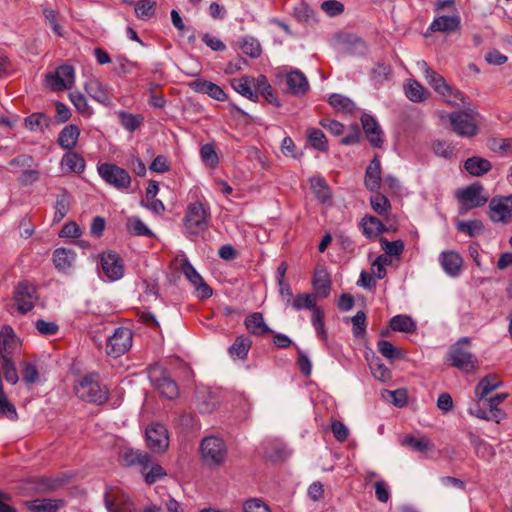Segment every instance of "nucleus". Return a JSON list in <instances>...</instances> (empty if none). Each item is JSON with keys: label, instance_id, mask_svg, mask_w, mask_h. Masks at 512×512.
<instances>
[{"label": "nucleus", "instance_id": "obj_23", "mask_svg": "<svg viewBox=\"0 0 512 512\" xmlns=\"http://www.w3.org/2000/svg\"><path fill=\"white\" fill-rule=\"evenodd\" d=\"M365 186L370 191H377L381 184V163L376 156L368 165L365 172Z\"/></svg>", "mask_w": 512, "mask_h": 512}, {"label": "nucleus", "instance_id": "obj_36", "mask_svg": "<svg viewBox=\"0 0 512 512\" xmlns=\"http://www.w3.org/2000/svg\"><path fill=\"white\" fill-rule=\"evenodd\" d=\"M360 226L362 227L363 234L367 238L377 237L385 231L384 224L374 216H366L362 218Z\"/></svg>", "mask_w": 512, "mask_h": 512}, {"label": "nucleus", "instance_id": "obj_7", "mask_svg": "<svg viewBox=\"0 0 512 512\" xmlns=\"http://www.w3.org/2000/svg\"><path fill=\"white\" fill-rule=\"evenodd\" d=\"M181 270L185 278L194 288V293L199 299H208L212 296V288L204 281L185 255H182Z\"/></svg>", "mask_w": 512, "mask_h": 512}, {"label": "nucleus", "instance_id": "obj_1", "mask_svg": "<svg viewBox=\"0 0 512 512\" xmlns=\"http://www.w3.org/2000/svg\"><path fill=\"white\" fill-rule=\"evenodd\" d=\"M124 466L138 467L147 484H153L160 477V465L153 461L151 455L141 450L124 448L119 454Z\"/></svg>", "mask_w": 512, "mask_h": 512}, {"label": "nucleus", "instance_id": "obj_44", "mask_svg": "<svg viewBox=\"0 0 512 512\" xmlns=\"http://www.w3.org/2000/svg\"><path fill=\"white\" fill-rule=\"evenodd\" d=\"M231 85L236 92L250 100L255 101L258 98L257 93L252 90L250 79L247 77L234 79Z\"/></svg>", "mask_w": 512, "mask_h": 512}, {"label": "nucleus", "instance_id": "obj_62", "mask_svg": "<svg viewBox=\"0 0 512 512\" xmlns=\"http://www.w3.org/2000/svg\"><path fill=\"white\" fill-rule=\"evenodd\" d=\"M22 378L26 383H36L39 379L36 366L30 362H24L22 364Z\"/></svg>", "mask_w": 512, "mask_h": 512}, {"label": "nucleus", "instance_id": "obj_38", "mask_svg": "<svg viewBox=\"0 0 512 512\" xmlns=\"http://www.w3.org/2000/svg\"><path fill=\"white\" fill-rule=\"evenodd\" d=\"M288 307L293 308L296 311L301 310H309L313 313L314 310H317L316 301L313 295L311 294H298L294 296L291 301L288 303Z\"/></svg>", "mask_w": 512, "mask_h": 512}, {"label": "nucleus", "instance_id": "obj_28", "mask_svg": "<svg viewBox=\"0 0 512 512\" xmlns=\"http://www.w3.org/2000/svg\"><path fill=\"white\" fill-rule=\"evenodd\" d=\"M312 285L317 295L326 298L331 289L329 273L325 269L317 270L314 274Z\"/></svg>", "mask_w": 512, "mask_h": 512}, {"label": "nucleus", "instance_id": "obj_55", "mask_svg": "<svg viewBox=\"0 0 512 512\" xmlns=\"http://www.w3.org/2000/svg\"><path fill=\"white\" fill-rule=\"evenodd\" d=\"M126 226L129 232L137 236H149L152 234L150 229L143 223V221L135 216L128 218Z\"/></svg>", "mask_w": 512, "mask_h": 512}, {"label": "nucleus", "instance_id": "obj_30", "mask_svg": "<svg viewBox=\"0 0 512 512\" xmlns=\"http://www.w3.org/2000/svg\"><path fill=\"white\" fill-rule=\"evenodd\" d=\"M502 385V381H500L496 375H487L477 384L475 395L479 400H483L489 393Z\"/></svg>", "mask_w": 512, "mask_h": 512}, {"label": "nucleus", "instance_id": "obj_37", "mask_svg": "<svg viewBox=\"0 0 512 512\" xmlns=\"http://www.w3.org/2000/svg\"><path fill=\"white\" fill-rule=\"evenodd\" d=\"M402 445H405L417 452H426L434 448V444L431 439L427 436L415 437L413 435H407L402 440Z\"/></svg>", "mask_w": 512, "mask_h": 512}, {"label": "nucleus", "instance_id": "obj_29", "mask_svg": "<svg viewBox=\"0 0 512 512\" xmlns=\"http://www.w3.org/2000/svg\"><path fill=\"white\" fill-rule=\"evenodd\" d=\"M85 90L88 95L97 102L108 105L110 98L103 84L98 79H90L85 84Z\"/></svg>", "mask_w": 512, "mask_h": 512}, {"label": "nucleus", "instance_id": "obj_27", "mask_svg": "<svg viewBox=\"0 0 512 512\" xmlns=\"http://www.w3.org/2000/svg\"><path fill=\"white\" fill-rule=\"evenodd\" d=\"M80 130L76 125L65 126L58 137V143L63 149L72 150L78 141Z\"/></svg>", "mask_w": 512, "mask_h": 512}, {"label": "nucleus", "instance_id": "obj_33", "mask_svg": "<svg viewBox=\"0 0 512 512\" xmlns=\"http://www.w3.org/2000/svg\"><path fill=\"white\" fill-rule=\"evenodd\" d=\"M390 327L393 331L414 333L417 330V323L411 316L399 314L390 319Z\"/></svg>", "mask_w": 512, "mask_h": 512}, {"label": "nucleus", "instance_id": "obj_58", "mask_svg": "<svg viewBox=\"0 0 512 512\" xmlns=\"http://www.w3.org/2000/svg\"><path fill=\"white\" fill-rule=\"evenodd\" d=\"M381 247L388 256H400L404 250V242L402 240L388 241L385 238L380 240Z\"/></svg>", "mask_w": 512, "mask_h": 512}, {"label": "nucleus", "instance_id": "obj_64", "mask_svg": "<svg viewBox=\"0 0 512 512\" xmlns=\"http://www.w3.org/2000/svg\"><path fill=\"white\" fill-rule=\"evenodd\" d=\"M244 512H270L269 507L258 498H253L247 500L243 504Z\"/></svg>", "mask_w": 512, "mask_h": 512}, {"label": "nucleus", "instance_id": "obj_14", "mask_svg": "<svg viewBox=\"0 0 512 512\" xmlns=\"http://www.w3.org/2000/svg\"><path fill=\"white\" fill-rule=\"evenodd\" d=\"M36 290L32 284L21 282L16 288L14 300L18 311L27 313L34 307L36 301Z\"/></svg>", "mask_w": 512, "mask_h": 512}, {"label": "nucleus", "instance_id": "obj_48", "mask_svg": "<svg viewBox=\"0 0 512 512\" xmlns=\"http://www.w3.org/2000/svg\"><path fill=\"white\" fill-rule=\"evenodd\" d=\"M310 184L314 194L320 201L325 202L330 198L329 188L323 178L313 177L310 179Z\"/></svg>", "mask_w": 512, "mask_h": 512}, {"label": "nucleus", "instance_id": "obj_61", "mask_svg": "<svg viewBox=\"0 0 512 512\" xmlns=\"http://www.w3.org/2000/svg\"><path fill=\"white\" fill-rule=\"evenodd\" d=\"M297 20L301 22H313L316 20L314 11L305 3H301L294 9Z\"/></svg>", "mask_w": 512, "mask_h": 512}, {"label": "nucleus", "instance_id": "obj_18", "mask_svg": "<svg viewBox=\"0 0 512 512\" xmlns=\"http://www.w3.org/2000/svg\"><path fill=\"white\" fill-rule=\"evenodd\" d=\"M287 91L295 96H303L309 90V83L304 75L298 69H293L286 74Z\"/></svg>", "mask_w": 512, "mask_h": 512}, {"label": "nucleus", "instance_id": "obj_20", "mask_svg": "<svg viewBox=\"0 0 512 512\" xmlns=\"http://www.w3.org/2000/svg\"><path fill=\"white\" fill-rule=\"evenodd\" d=\"M461 18L459 15H441L436 17L429 26L431 32H454L460 28Z\"/></svg>", "mask_w": 512, "mask_h": 512}, {"label": "nucleus", "instance_id": "obj_31", "mask_svg": "<svg viewBox=\"0 0 512 512\" xmlns=\"http://www.w3.org/2000/svg\"><path fill=\"white\" fill-rule=\"evenodd\" d=\"M464 167L469 174L479 177L489 172L492 165L487 159L473 156L465 161Z\"/></svg>", "mask_w": 512, "mask_h": 512}, {"label": "nucleus", "instance_id": "obj_47", "mask_svg": "<svg viewBox=\"0 0 512 512\" xmlns=\"http://www.w3.org/2000/svg\"><path fill=\"white\" fill-rule=\"evenodd\" d=\"M178 396L179 387L177 383L171 377L164 375L162 372V398L175 400Z\"/></svg>", "mask_w": 512, "mask_h": 512}, {"label": "nucleus", "instance_id": "obj_21", "mask_svg": "<svg viewBox=\"0 0 512 512\" xmlns=\"http://www.w3.org/2000/svg\"><path fill=\"white\" fill-rule=\"evenodd\" d=\"M512 210L500 199L494 197L489 202V217L493 222L508 223L511 218Z\"/></svg>", "mask_w": 512, "mask_h": 512}, {"label": "nucleus", "instance_id": "obj_60", "mask_svg": "<svg viewBox=\"0 0 512 512\" xmlns=\"http://www.w3.org/2000/svg\"><path fill=\"white\" fill-rule=\"evenodd\" d=\"M442 96L445 98L446 102L452 106H463L466 105V98L464 97L463 93L457 89H454L450 86V91L445 92L442 94Z\"/></svg>", "mask_w": 512, "mask_h": 512}, {"label": "nucleus", "instance_id": "obj_57", "mask_svg": "<svg viewBox=\"0 0 512 512\" xmlns=\"http://www.w3.org/2000/svg\"><path fill=\"white\" fill-rule=\"evenodd\" d=\"M200 155L202 161L209 167H215L219 162L217 153L212 144L208 143L203 145L200 149Z\"/></svg>", "mask_w": 512, "mask_h": 512}, {"label": "nucleus", "instance_id": "obj_52", "mask_svg": "<svg viewBox=\"0 0 512 512\" xmlns=\"http://www.w3.org/2000/svg\"><path fill=\"white\" fill-rule=\"evenodd\" d=\"M425 80L435 90V92H437L441 96L443 93L450 91V85L436 71H433L430 75H427V78Z\"/></svg>", "mask_w": 512, "mask_h": 512}, {"label": "nucleus", "instance_id": "obj_39", "mask_svg": "<svg viewBox=\"0 0 512 512\" xmlns=\"http://www.w3.org/2000/svg\"><path fill=\"white\" fill-rule=\"evenodd\" d=\"M405 94L410 101L415 103L423 102L428 96L426 89L416 80H409L407 82L405 85Z\"/></svg>", "mask_w": 512, "mask_h": 512}, {"label": "nucleus", "instance_id": "obj_16", "mask_svg": "<svg viewBox=\"0 0 512 512\" xmlns=\"http://www.w3.org/2000/svg\"><path fill=\"white\" fill-rule=\"evenodd\" d=\"M361 123L369 143L373 147L381 148L384 134L377 120L372 115L364 113L361 116Z\"/></svg>", "mask_w": 512, "mask_h": 512}, {"label": "nucleus", "instance_id": "obj_8", "mask_svg": "<svg viewBox=\"0 0 512 512\" xmlns=\"http://www.w3.org/2000/svg\"><path fill=\"white\" fill-rule=\"evenodd\" d=\"M98 173L107 184L118 190L127 189L131 184L129 173L115 164L103 163L99 165Z\"/></svg>", "mask_w": 512, "mask_h": 512}, {"label": "nucleus", "instance_id": "obj_26", "mask_svg": "<svg viewBox=\"0 0 512 512\" xmlns=\"http://www.w3.org/2000/svg\"><path fill=\"white\" fill-rule=\"evenodd\" d=\"M366 360L368 361L369 368L375 379L381 382H386L391 379V371L373 352H371V357L366 354Z\"/></svg>", "mask_w": 512, "mask_h": 512}, {"label": "nucleus", "instance_id": "obj_35", "mask_svg": "<svg viewBox=\"0 0 512 512\" xmlns=\"http://www.w3.org/2000/svg\"><path fill=\"white\" fill-rule=\"evenodd\" d=\"M246 329L254 335H264L271 332L270 328L265 324L263 315L255 312L245 319Z\"/></svg>", "mask_w": 512, "mask_h": 512}, {"label": "nucleus", "instance_id": "obj_4", "mask_svg": "<svg viewBox=\"0 0 512 512\" xmlns=\"http://www.w3.org/2000/svg\"><path fill=\"white\" fill-rule=\"evenodd\" d=\"M479 113L474 109H464L447 115L452 130L460 137L471 138L478 134Z\"/></svg>", "mask_w": 512, "mask_h": 512}, {"label": "nucleus", "instance_id": "obj_59", "mask_svg": "<svg viewBox=\"0 0 512 512\" xmlns=\"http://www.w3.org/2000/svg\"><path fill=\"white\" fill-rule=\"evenodd\" d=\"M372 209L379 215L385 214L390 209L389 200L382 194L376 193L370 199Z\"/></svg>", "mask_w": 512, "mask_h": 512}, {"label": "nucleus", "instance_id": "obj_46", "mask_svg": "<svg viewBox=\"0 0 512 512\" xmlns=\"http://www.w3.org/2000/svg\"><path fill=\"white\" fill-rule=\"evenodd\" d=\"M158 427V423H152L145 430L146 446L151 451H158L160 448V431L158 430Z\"/></svg>", "mask_w": 512, "mask_h": 512}, {"label": "nucleus", "instance_id": "obj_9", "mask_svg": "<svg viewBox=\"0 0 512 512\" xmlns=\"http://www.w3.org/2000/svg\"><path fill=\"white\" fill-rule=\"evenodd\" d=\"M200 452L203 460L210 466L220 465L226 456V446L218 437H206L203 439Z\"/></svg>", "mask_w": 512, "mask_h": 512}, {"label": "nucleus", "instance_id": "obj_15", "mask_svg": "<svg viewBox=\"0 0 512 512\" xmlns=\"http://www.w3.org/2000/svg\"><path fill=\"white\" fill-rule=\"evenodd\" d=\"M219 403L220 399L217 392L205 386L196 389L195 405L200 413L213 412Z\"/></svg>", "mask_w": 512, "mask_h": 512}, {"label": "nucleus", "instance_id": "obj_24", "mask_svg": "<svg viewBox=\"0 0 512 512\" xmlns=\"http://www.w3.org/2000/svg\"><path fill=\"white\" fill-rule=\"evenodd\" d=\"M25 506L31 512H56L63 506V500L36 499L25 502Z\"/></svg>", "mask_w": 512, "mask_h": 512}, {"label": "nucleus", "instance_id": "obj_22", "mask_svg": "<svg viewBox=\"0 0 512 512\" xmlns=\"http://www.w3.org/2000/svg\"><path fill=\"white\" fill-rule=\"evenodd\" d=\"M75 259L76 253L71 249L58 248L53 253V263L63 273H68L73 268Z\"/></svg>", "mask_w": 512, "mask_h": 512}, {"label": "nucleus", "instance_id": "obj_63", "mask_svg": "<svg viewBox=\"0 0 512 512\" xmlns=\"http://www.w3.org/2000/svg\"><path fill=\"white\" fill-rule=\"evenodd\" d=\"M321 9L330 17L341 14L344 10V6L337 0H327L322 2Z\"/></svg>", "mask_w": 512, "mask_h": 512}, {"label": "nucleus", "instance_id": "obj_32", "mask_svg": "<svg viewBox=\"0 0 512 512\" xmlns=\"http://www.w3.org/2000/svg\"><path fill=\"white\" fill-rule=\"evenodd\" d=\"M17 346L18 339L13 330L9 327H3L0 332V352L2 354V360H4V357H8Z\"/></svg>", "mask_w": 512, "mask_h": 512}, {"label": "nucleus", "instance_id": "obj_5", "mask_svg": "<svg viewBox=\"0 0 512 512\" xmlns=\"http://www.w3.org/2000/svg\"><path fill=\"white\" fill-rule=\"evenodd\" d=\"M471 339L469 337L460 338L449 349V362L452 366L464 371L471 372L478 367L477 358L469 351Z\"/></svg>", "mask_w": 512, "mask_h": 512}, {"label": "nucleus", "instance_id": "obj_53", "mask_svg": "<svg viewBox=\"0 0 512 512\" xmlns=\"http://www.w3.org/2000/svg\"><path fill=\"white\" fill-rule=\"evenodd\" d=\"M157 2L153 0H139L135 5V13L140 19L151 17L156 10Z\"/></svg>", "mask_w": 512, "mask_h": 512}, {"label": "nucleus", "instance_id": "obj_45", "mask_svg": "<svg viewBox=\"0 0 512 512\" xmlns=\"http://www.w3.org/2000/svg\"><path fill=\"white\" fill-rule=\"evenodd\" d=\"M256 88L260 91L262 96L270 103L277 107L280 106V102L273 92V88L268 83L267 78L264 75L258 76L256 80Z\"/></svg>", "mask_w": 512, "mask_h": 512}, {"label": "nucleus", "instance_id": "obj_10", "mask_svg": "<svg viewBox=\"0 0 512 512\" xmlns=\"http://www.w3.org/2000/svg\"><path fill=\"white\" fill-rule=\"evenodd\" d=\"M132 341V331L127 327H118L107 340L106 352L110 356L119 357L132 347Z\"/></svg>", "mask_w": 512, "mask_h": 512}, {"label": "nucleus", "instance_id": "obj_49", "mask_svg": "<svg viewBox=\"0 0 512 512\" xmlns=\"http://www.w3.org/2000/svg\"><path fill=\"white\" fill-rule=\"evenodd\" d=\"M377 349L381 353V355L387 358L388 360H395L402 357L401 350L387 340H379L377 342Z\"/></svg>", "mask_w": 512, "mask_h": 512}, {"label": "nucleus", "instance_id": "obj_17", "mask_svg": "<svg viewBox=\"0 0 512 512\" xmlns=\"http://www.w3.org/2000/svg\"><path fill=\"white\" fill-rule=\"evenodd\" d=\"M188 86L193 91L201 94H207L209 97L217 101H225L227 99V94L219 85L205 79L197 78L189 82Z\"/></svg>", "mask_w": 512, "mask_h": 512}, {"label": "nucleus", "instance_id": "obj_12", "mask_svg": "<svg viewBox=\"0 0 512 512\" xmlns=\"http://www.w3.org/2000/svg\"><path fill=\"white\" fill-rule=\"evenodd\" d=\"M75 81V71L70 65H62L54 73L46 76V82L53 90L61 91L72 87Z\"/></svg>", "mask_w": 512, "mask_h": 512}, {"label": "nucleus", "instance_id": "obj_43", "mask_svg": "<svg viewBox=\"0 0 512 512\" xmlns=\"http://www.w3.org/2000/svg\"><path fill=\"white\" fill-rule=\"evenodd\" d=\"M49 126V118L43 113H33L25 118V127L33 132L43 131Z\"/></svg>", "mask_w": 512, "mask_h": 512}, {"label": "nucleus", "instance_id": "obj_56", "mask_svg": "<svg viewBox=\"0 0 512 512\" xmlns=\"http://www.w3.org/2000/svg\"><path fill=\"white\" fill-rule=\"evenodd\" d=\"M308 138L313 146L318 151H326L327 150V140L325 134L316 128H312L308 132Z\"/></svg>", "mask_w": 512, "mask_h": 512}, {"label": "nucleus", "instance_id": "obj_54", "mask_svg": "<svg viewBox=\"0 0 512 512\" xmlns=\"http://www.w3.org/2000/svg\"><path fill=\"white\" fill-rule=\"evenodd\" d=\"M459 231L474 237L482 233L483 223L480 220L462 221L457 224Z\"/></svg>", "mask_w": 512, "mask_h": 512}, {"label": "nucleus", "instance_id": "obj_2", "mask_svg": "<svg viewBox=\"0 0 512 512\" xmlns=\"http://www.w3.org/2000/svg\"><path fill=\"white\" fill-rule=\"evenodd\" d=\"M211 221L210 207L206 202L189 203L183 219L184 230L188 235L198 236L205 232Z\"/></svg>", "mask_w": 512, "mask_h": 512}, {"label": "nucleus", "instance_id": "obj_3", "mask_svg": "<svg viewBox=\"0 0 512 512\" xmlns=\"http://www.w3.org/2000/svg\"><path fill=\"white\" fill-rule=\"evenodd\" d=\"M75 393L81 400L101 405L107 401L109 391L99 383L97 374L90 373L75 385Z\"/></svg>", "mask_w": 512, "mask_h": 512}, {"label": "nucleus", "instance_id": "obj_6", "mask_svg": "<svg viewBox=\"0 0 512 512\" xmlns=\"http://www.w3.org/2000/svg\"><path fill=\"white\" fill-rule=\"evenodd\" d=\"M456 197L461 204V210L468 211L473 208L485 205L489 196L484 193V187L475 182L457 191Z\"/></svg>", "mask_w": 512, "mask_h": 512}, {"label": "nucleus", "instance_id": "obj_41", "mask_svg": "<svg viewBox=\"0 0 512 512\" xmlns=\"http://www.w3.org/2000/svg\"><path fill=\"white\" fill-rule=\"evenodd\" d=\"M158 193V182L150 181L149 186L146 189L145 196L142 198L140 204L152 211L158 213V201L155 199Z\"/></svg>", "mask_w": 512, "mask_h": 512}, {"label": "nucleus", "instance_id": "obj_34", "mask_svg": "<svg viewBox=\"0 0 512 512\" xmlns=\"http://www.w3.org/2000/svg\"><path fill=\"white\" fill-rule=\"evenodd\" d=\"M470 442L472 446L474 447L475 454L486 461H489L493 458L495 455L494 448L488 444L484 439L480 438L479 436L469 433L468 434Z\"/></svg>", "mask_w": 512, "mask_h": 512}, {"label": "nucleus", "instance_id": "obj_40", "mask_svg": "<svg viewBox=\"0 0 512 512\" xmlns=\"http://www.w3.org/2000/svg\"><path fill=\"white\" fill-rule=\"evenodd\" d=\"M329 104L344 113L351 114L356 110L355 103L348 97L342 95V94H332L329 97Z\"/></svg>", "mask_w": 512, "mask_h": 512}, {"label": "nucleus", "instance_id": "obj_19", "mask_svg": "<svg viewBox=\"0 0 512 512\" xmlns=\"http://www.w3.org/2000/svg\"><path fill=\"white\" fill-rule=\"evenodd\" d=\"M440 264L445 273L451 277L459 275L463 259L459 253L455 251H443L439 256Z\"/></svg>", "mask_w": 512, "mask_h": 512}, {"label": "nucleus", "instance_id": "obj_50", "mask_svg": "<svg viewBox=\"0 0 512 512\" xmlns=\"http://www.w3.org/2000/svg\"><path fill=\"white\" fill-rule=\"evenodd\" d=\"M70 101L76 110L83 116L89 117L92 114V109L88 105L85 96L80 92H71L69 94Z\"/></svg>", "mask_w": 512, "mask_h": 512}, {"label": "nucleus", "instance_id": "obj_42", "mask_svg": "<svg viewBox=\"0 0 512 512\" xmlns=\"http://www.w3.org/2000/svg\"><path fill=\"white\" fill-rule=\"evenodd\" d=\"M61 164L63 168L75 173H80L85 168L84 159L73 152L66 153L62 158Z\"/></svg>", "mask_w": 512, "mask_h": 512}, {"label": "nucleus", "instance_id": "obj_13", "mask_svg": "<svg viewBox=\"0 0 512 512\" xmlns=\"http://www.w3.org/2000/svg\"><path fill=\"white\" fill-rule=\"evenodd\" d=\"M101 272L110 281L120 280L124 275L122 259L113 252L103 253L100 258Z\"/></svg>", "mask_w": 512, "mask_h": 512}, {"label": "nucleus", "instance_id": "obj_25", "mask_svg": "<svg viewBox=\"0 0 512 512\" xmlns=\"http://www.w3.org/2000/svg\"><path fill=\"white\" fill-rule=\"evenodd\" d=\"M252 341L246 335H239L236 337L233 344L228 348V353L232 358L245 360L251 348Z\"/></svg>", "mask_w": 512, "mask_h": 512}, {"label": "nucleus", "instance_id": "obj_51", "mask_svg": "<svg viewBox=\"0 0 512 512\" xmlns=\"http://www.w3.org/2000/svg\"><path fill=\"white\" fill-rule=\"evenodd\" d=\"M240 47L246 55L257 58L261 54V45L259 41L253 37H244L240 43Z\"/></svg>", "mask_w": 512, "mask_h": 512}, {"label": "nucleus", "instance_id": "obj_11", "mask_svg": "<svg viewBox=\"0 0 512 512\" xmlns=\"http://www.w3.org/2000/svg\"><path fill=\"white\" fill-rule=\"evenodd\" d=\"M104 504L108 512H134L135 505L125 491L112 487L106 490Z\"/></svg>", "mask_w": 512, "mask_h": 512}]
</instances>
